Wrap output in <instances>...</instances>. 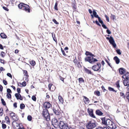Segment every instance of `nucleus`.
Instances as JSON below:
<instances>
[{
  "mask_svg": "<svg viewBox=\"0 0 129 129\" xmlns=\"http://www.w3.org/2000/svg\"><path fill=\"white\" fill-rule=\"evenodd\" d=\"M85 54L87 56H88L85 58V61H88L90 63L93 64L98 61L96 59L93 58V56H95L90 52L86 51Z\"/></svg>",
  "mask_w": 129,
  "mask_h": 129,
  "instance_id": "nucleus-1",
  "label": "nucleus"
},
{
  "mask_svg": "<svg viewBox=\"0 0 129 129\" xmlns=\"http://www.w3.org/2000/svg\"><path fill=\"white\" fill-rule=\"evenodd\" d=\"M19 9L24 10L26 12L28 13L30 12V7L29 5L23 3H21L18 5Z\"/></svg>",
  "mask_w": 129,
  "mask_h": 129,
  "instance_id": "nucleus-2",
  "label": "nucleus"
},
{
  "mask_svg": "<svg viewBox=\"0 0 129 129\" xmlns=\"http://www.w3.org/2000/svg\"><path fill=\"white\" fill-rule=\"evenodd\" d=\"M97 123L93 119L88 121L86 125L87 129H93L95 128L97 126Z\"/></svg>",
  "mask_w": 129,
  "mask_h": 129,
  "instance_id": "nucleus-3",
  "label": "nucleus"
},
{
  "mask_svg": "<svg viewBox=\"0 0 129 129\" xmlns=\"http://www.w3.org/2000/svg\"><path fill=\"white\" fill-rule=\"evenodd\" d=\"M42 115L43 117L47 121L50 120V117L48 110L47 109H43L42 111Z\"/></svg>",
  "mask_w": 129,
  "mask_h": 129,
  "instance_id": "nucleus-4",
  "label": "nucleus"
},
{
  "mask_svg": "<svg viewBox=\"0 0 129 129\" xmlns=\"http://www.w3.org/2000/svg\"><path fill=\"white\" fill-rule=\"evenodd\" d=\"M59 108L58 107L56 106L54 107L53 109V111L54 114L57 116V118L59 119L62 117V115L61 112L59 109Z\"/></svg>",
  "mask_w": 129,
  "mask_h": 129,
  "instance_id": "nucleus-5",
  "label": "nucleus"
},
{
  "mask_svg": "<svg viewBox=\"0 0 129 129\" xmlns=\"http://www.w3.org/2000/svg\"><path fill=\"white\" fill-rule=\"evenodd\" d=\"M12 125L13 128L15 129H25L22 123H18L16 121H13Z\"/></svg>",
  "mask_w": 129,
  "mask_h": 129,
  "instance_id": "nucleus-6",
  "label": "nucleus"
},
{
  "mask_svg": "<svg viewBox=\"0 0 129 129\" xmlns=\"http://www.w3.org/2000/svg\"><path fill=\"white\" fill-rule=\"evenodd\" d=\"M107 122L106 127L108 126L110 128L113 129H115L116 128V126L115 123L111 121L110 119H107Z\"/></svg>",
  "mask_w": 129,
  "mask_h": 129,
  "instance_id": "nucleus-7",
  "label": "nucleus"
},
{
  "mask_svg": "<svg viewBox=\"0 0 129 129\" xmlns=\"http://www.w3.org/2000/svg\"><path fill=\"white\" fill-rule=\"evenodd\" d=\"M59 126L61 129H69L68 125L67 123H65L64 122L60 121Z\"/></svg>",
  "mask_w": 129,
  "mask_h": 129,
  "instance_id": "nucleus-8",
  "label": "nucleus"
},
{
  "mask_svg": "<svg viewBox=\"0 0 129 129\" xmlns=\"http://www.w3.org/2000/svg\"><path fill=\"white\" fill-rule=\"evenodd\" d=\"M101 64L99 63H98L92 66L91 69L94 71H98L100 72L101 71V70L100 69L101 68Z\"/></svg>",
  "mask_w": 129,
  "mask_h": 129,
  "instance_id": "nucleus-9",
  "label": "nucleus"
},
{
  "mask_svg": "<svg viewBox=\"0 0 129 129\" xmlns=\"http://www.w3.org/2000/svg\"><path fill=\"white\" fill-rule=\"evenodd\" d=\"M106 39H107L109 40L110 43L112 45L114 48H116V45L115 43V41L113 37L111 36H110V38L107 37Z\"/></svg>",
  "mask_w": 129,
  "mask_h": 129,
  "instance_id": "nucleus-10",
  "label": "nucleus"
},
{
  "mask_svg": "<svg viewBox=\"0 0 129 129\" xmlns=\"http://www.w3.org/2000/svg\"><path fill=\"white\" fill-rule=\"evenodd\" d=\"M87 111L91 117L93 118H96L95 116L93 114V110L92 109L88 108L87 109Z\"/></svg>",
  "mask_w": 129,
  "mask_h": 129,
  "instance_id": "nucleus-11",
  "label": "nucleus"
},
{
  "mask_svg": "<svg viewBox=\"0 0 129 129\" xmlns=\"http://www.w3.org/2000/svg\"><path fill=\"white\" fill-rule=\"evenodd\" d=\"M43 106L45 108V109H48L52 107V104L48 102H46L43 104Z\"/></svg>",
  "mask_w": 129,
  "mask_h": 129,
  "instance_id": "nucleus-12",
  "label": "nucleus"
},
{
  "mask_svg": "<svg viewBox=\"0 0 129 129\" xmlns=\"http://www.w3.org/2000/svg\"><path fill=\"white\" fill-rule=\"evenodd\" d=\"M49 89L51 91H53L55 89L56 87L52 84L50 83L48 85Z\"/></svg>",
  "mask_w": 129,
  "mask_h": 129,
  "instance_id": "nucleus-13",
  "label": "nucleus"
},
{
  "mask_svg": "<svg viewBox=\"0 0 129 129\" xmlns=\"http://www.w3.org/2000/svg\"><path fill=\"white\" fill-rule=\"evenodd\" d=\"M10 115L12 117V119L14 121L17 120L18 118H17V116L15 115V113L13 112L10 113Z\"/></svg>",
  "mask_w": 129,
  "mask_h": 129,
  "instance_id": "nucleus-14",
  "label": "nucleus"
},
{
  "mask_svg": "<svg viewBox=\"0 0 129 129\" xmlns=\"http://www.w3.org/2000/svg\"><path fill=\"white\" fill-rule=\"evenodd\" d=\"M15 95L17 100H23V98L20 93H16Z\"/></svg>",
  "mask_w": 129,
  "mask_h": 129,
  "instance_id": "nucleus-15",
  "label": "nucleus"
},
{
  "mask_svg": "<svg viewBox=\"0 0 129 129\" xmlns=\"http://www.w3.org/2000/svg\"><path fill=\"white\" fill-rule=\"evenodd\" d=\"M52 124L54 126V127H55V126L54 125H58V121L57 119L56 118H54L53 120V121H52Z\"/></svg>",
  "mask_w": 129,
  "mask_h": 129,
  "instance_id": "nucleus-16",
  "label": "nucleus"
},
{
  "mask_svg": "<svg viewBox=\"0 0 129 129\" xmlns=\"http://www.w3.org/2000/svg\"><path fill=\"white\" fill-rule=\"evenodd\" d=\"M24 74L25 76V80L27 81L28 80V78L29 77V76L28 75L27 71L26 70H23Z\"/></svg>",
  "mask_w": 129,
  "mask_h": 129,
  "instance_id": "nucleus-17",
  "label": "nucleus"
},
{
  "mask_svg": "<svg viewBox=\"0 0 129 129\" xmlns=\"http://www.w3.org/2000/svg\"><path fill=\"white\" fill-rule=\"evenodd\" d=\"M102 121V123L106 127V124H107V119H106L105 117H104L101 118Z\"/></svg>",
  "mask_w": 129,
  "mask_h": 129,
  "instance_id": "nucleus-18",
  "label": "nucleus"
},
{
  "mask_svg": "<svg viewBox=\"0 0 129 129\" xmlns=\"http://www.w3.org/2000/svg\"><path fill=\"white\" fill-rule=\"evenodd\" d=\"M123 83L125 86H128L129 85V80L128 79H124L123 80Z\"/></svg>",
  "mask_w": 129,
  "mask_h": 129,
  "instance_id": "nucleus-19",
  "label": "nucleus"
},
{
  "mask_svg": "<svg viewBox=\"0 0 129 129\" xmlns=\"http://www.w3.org/2000/svg\"><path fill=\"white\" fill-rule=\"evenodd\" d=\"M119 72L121 74H123L125 73V70L123 68H120L119 69Z\"/></svg>",
  "mask_w": 129,
  "mask_h": 129,
  "instance_id": "nucleus-20",
  "label": "nucleus"
},
{
  "mask_svg": "<svg viewBox=\"0 0 129 129\" xmlns=\"http://www.w3.org/2000/svg\"><path fill=\"white\" fill-rule=\"evenodd\" d=\"M95 113L96 115L99 116H102L103 114V113L99 109L96 111Z\"/></svg>",
  "mask_w": 129,
  "mask_h": 129,
  "instance_id": "nucleus-21",
  "label": "nucleus"
},
{
  "mask_svg": "<svg viewBox=\"0 0 129 129\" xmlns=\"http://www.w3.org/2000/svg\"><path fill=\"white\" fill-rule=\"evenodd\" d=\"M58 99L59 101V103L62 104L63 102V99L61 95H59Z\"/></svg>",
  "mask_w": 129,
  "mask_h": 129,
  "instance_id": "nucleus-22",
  "label": "nucleus"
},
{
  "mask_svg": "<svg viewBox=\"0 0 129 129\" xmlns=\"http://www.w3.org/2000/svg\"><path fill=\"white\" fill-rule=\"evenodd\" d=\"M122 77L124 79H129V73L127 72L123 75Z\"/></svg>",
  "mask_w": 129,
  "mask_h": 129,
  "instance_id": "nucleus-23",
  "label": "nucleus"
},
{
  "mask_svg": "<svg viewBox=\"0 0 129 129\" xmlns=\"http://www.w3.org/2000/svg\"><path fill=\"white\" fill-rule=\"evenodd\" d=\"M83 97L84 98L83 100L85 103L86 104H88L89 102V99L84 96H83Z\"/></svg>",
  "mask_w": 129,
  "mask_h": 129,
  "instance_id": "nucleus-24",
  "label": "nucleus"
},
{
  "mask_svg": "<svg viewBox=\"0 0 129 129\" xmlns=\"http://www.w3.org/2000/svg\"><path fill=\"white\" fill-rule=\"evenodd\" d=\"M113 59L117 64H118L120 62V59L117 56H115L114 57Z\"/></svg>",
  "mask_w": 129,
  "mask_h": 129,
  "instance_id": "nucleus-25",
  "label": "nucleus"
},
{
  "mask_svg": "<svg viewBox=\"0 0 129 129\" xmlns=\"http://www.w3.org/2000/svg\"><path fill=\"white\" fill-rule=\"evenodd\" d=\"M84 69L85 72L87 73L88 74H92V73L90 70H88V69H87L86 68H85Z\"/></svg>",
  "mask_w": 129,
  "mask_h": 129,
  "instance_id": "nucleus-26",
  "label": "nucleus"
},
{
  "mask_svg": "<svg viewBox=\"0 0 129 129\" xmlns=\"http://www.w3.org/2000/svg\"><path fill=\"white\" fill-rule=\"evenodd\" d=\"M0 36L3 39H6L7 38L6 35L4 33H1L0 34Z\"/></svg>",
  "mask_w": 129,
  "mask_h": 129,
  "instance_id": "nucleus-27",
  "label": "nucleus"
},
{
  "mask_svg": "<svg viewBox=\"0 0 129 129\" xmlns=\"http://www.w3.org/2000/svg\"><path fill=\"white\" fill-rule=\"evenodd\" d=\"M119 81H120L118 80L115 83L116 87H117L118 89L119 90V88L120 87L119 83Z\"/></svg>",
  "mask_w": 129,
  "mask_h": 129,
  "instance_id": "nucleus-28",
  "label": "nucleus"
},
{
  "mask_svg": "<svg viewBox=\"0 0 129 129\" xmlns=\"http://www.w3.org/2000/svg\"><path fill=\"white\" fill-rule=\"evenodd\" d=\"M108 89L109 90L111 91H113L116 93L117 92V90H114V89L110 87H108Z\"/></svg>",
  "mask_w": 129,
  "mask_h": 129,
  "instance_id": "nucleus-29",
  "label": "nucleus"
},
{
  "mask_svg": "<svg viewBox=\"0 0 129 129\" xmlns=\"http://www.w3.org/2000/svg\"><path fill=\"white\" fill-rule=\"evenodd\" d=\"M94 94L98 96H99L100 95V93L98 90H96L94 91Z\"/></svg>",
  "mask_w": 129,
  "mask_h": 129,
  "instance_id": "nucleus-30",
  "label": "nucleus"
},
{
  "mask_svg": "<svg viewBox=\"0 0 129 129\" xmlns=\"http://www.w3.org/2000/svg\"><path fill=\"white\" fill-rule=\"evenodd\" d=\"M29 63L33 66H34L36 64V63L35 61L34 60H31L29 62Z\"/></svg>",
  "mask_w": 129,
  "mask_h": 129,
  "instance_id": "nucleus-31",
  "label": "nucleus"
},
{
  "mask_svg": "<svg viewBox=\"0 0 129 129\" xmlns=\"http://www.w3.org/2000/svg\"><path fill=\"white\" fill-rule=\"evenodd\" d=\"M95 129H109L107 127H106V126H104L103 127L100 126H98Z\"/></svg>",
  "mask_w": 129,
  "mask_h": 129,
  "instance_id": "nucleus-32",
  "label": "nucleus"
},
{
  "mask_svg": "<svg viewBox=\"0 0 129 129\" xmlns=\"http://www.w3.org/2000/svg\"><path fill=\"white\" fill-rule=\"evenodd\" d=\"M5 120L6 121V123L9 124L10 123V119L8 116H6L5 117Z\"/></svg>",
  "mask_w": 129,
  "mask_h": 129,
  "instance_id": "nucleus-33",
  "label": "nucleus"
},
{
  "mask_svg": "<svg viewBox=\"0 0 129 129\" xmlns=\"http://www.w3.org/2000/svg\"><path fill=\"white\" fill-rule=\"evenodd\" d=\"M52 36L53 38V39L56 42V43H57V40L56 39V38L55 37V34H53V33H52Z\"/></svg>",
  "mask_w": 129,
  "mask_h": 129,
  "instance_id": "nucleus-34",
  "label": "nucleus"
},
{
  "mask_svg": "<svg viewBox=\"0 0 129 129\" xmlns=\"http://www.w3.org/2000/svg\"><path fill=\"white\" fill-rule=\"evenodd\" d=\"M72 6L73 8L74 9V11H75L77 9L76 4L75 2V3L72 4Z\"/></svg>",
  "mask_w": 129,
  "mask_h": 129,
  "instance_id": "nucleus-35",
  "label": "nucleus"
},
{
  "mask_svg": "<svg viewBox=\"0 0 129 129\" xmlns=\"http://www.w3.org/2000/svg\"><path fill=\"white\" fill-rule=\"evenodd\" d=\"M79 82L80 83H84V81L82 78H80L78 79Z\"/></svg>",
  "mask_w": 129,
  "mask_h": 129,
  "instance_id": "nucleus-36",
  "label": "nucleus"
},
{
  "mask_svg": "<svg viewBox=\"0 0 129 129\" xmlns=\"http://www.w3.org/2000/svg\"><path fill=\"white\" fill-rule=\"evenodd\" d=\"M3 114V108H0V116H2Z\"/></svg>",
  "mask_w": 129,
  "mask_h": 129,
  "instance_id": "nucleus-37",
  "label": "nucleus"
},
{
  "mask_svg": "<svg viewBox=\"0 0 129 129\" xmlns=\"http://www.w3.org/2000/svg\"><path fill=\"white\" fill-rule=\"evenodd\" d=\"M120 96L122 97V98L125 99L126 98L125 95L124 94V93L122 92H120Z\"/></svg>",
  "mask_w": 129,
  "mask_h": 129,
  "instance_id": "nucleus-38",
  "label": "nucleus"
},
{
  "mask_svg": "<svg viewBox=\"0 0 129 129\" xmlns=\"http://www.w3.org/2000/svg\"><path fill=\"white\" fill-rule=\"evenodd\" d=\"M116 18V17L115 15H113L112 14H111L110 18L111 19H112L113 20H114Z\"/></svg>",
  "mask_w": 129,
  "mask_h": 129,
  "instance_id": "nucleus-39",
  "label": "nucleus"
},
{
  "mask_svg": "<svg viewBox=\"0 0 129 129\" xmlns=\"http://www.w3.org/2000/svg\"><path fill=\"white\" fill-rule=\"evenodd\" d=\"M20 108L21 109H23L25 107V105L23 104H21L20 105Z\"/></svg>",
  "mask_w": 129,
  "mask_h": 129,
  "instance_id": "nucleus-40",
  "label": "nucleus"
},
{
  "mask_svg": "<svg viewBox=\"0 0 129 129\" xmlns=\"http://www.w3.org/2000/svg\"><path fill=\"white\" fill-rule=\"evenodd\" d=\"M75 65L78 68H80L82 67V66L80 63V62H78V63L75 64Z\"/></svg>",
  "mask_w": 129,
  "mask_h": 129,
  "instance_id": "nucleus-41",
  "label": "nucleus"
},
{
  "mask_svg": "<svg viewBox=\"0 0 129 129\" xmlns=\"http://www.w3.org/2000/svg\"><path fill=\"white\" fill-rule=\"evenodd\" d=\"M126 97L128 100V102H129V92H126Z\"/></svg>",
  "mask_w": 129,
  "mask_h": 129,
  "instance_id": "nucleus-42",
  "label": "nucleus"
},
{
  "mask_svg": "<svg viewBox=\"0 0 129 129\" xmlns=\"http://www.w3.org/2000/svg\"><path fill=\"white\" fill-rule=\"evenodd\" d=\"M57 5L58 3H57L56 2L55 3L54 7V9L56 11H58V7H57Z\"/></svg>",
  "mask_w": 129,
  "mask_h": 129,
  "instance_id": "nucleus-43",
  "label": "nucleus"
},
{
  "mask_svg": "<svg viewBox=\"0 0 129 129\" xmlns=\"http://www.w3.org/2000/svg\"><path fill=\"white\" fill-rule=\"evenodd\" d=\"M32 117L31 116L29 115L28 116L27 119L29 121H31L32 120Z\"/></svg>",
  "mask_w": 129,
  "mask_h": 129,
  "instance_id": "nucleus-44",
  "label": "nucleus"
},
{
  "mask_svg": "<svg viewBox=\"0 0 129 129\" xmlns=\"http://www.w3.org/2000/svg\"><path fill=\"white\" fill-rule=\"evenodd\" d=\"M73 62L75 63V64L78 63V62H80L78 61L77 60V59L76 57H75V59H74Z\"/></svg>",
  "mask_w": 129,
  "mask_h": 129,
  "instance_id": "nucleus-45",
  "label": "nucleus"
},
{
  "mask_svg": "<svg viewBox=\"0 0 129 129\" xmlns=\"http://www.w3.org/2000/svg\"><path fill=\"white\" fill-rule=\"evenodd\" d=\"M1 101L2 103V104L4 105V106L6 105V102L2 98L1 99Z\"/></svg>",
  "mask_w": 129,
  "mask_h": 129,
  "instance_id": "nucleus-46",
  "label": "nucleus"
},
{
  "mask_svg": "<svg viewBox=\"0 0 129 129\" xmlns=\"http://www.w3.org/2000/svg\"><path fill=\"white\" fill-rule=\"evenodd\" d=\"M7 96L8 98L11 99V95L10 93H7Z\"/></svg>",
  "mask_w": 129,
  "mask_h": 129,
  "instance_id": "nucleus-47",
  "label": "nucleus"
},
{
  "mask_svg": "<svg viewBox=\"0 0 129 129\" xmlns=\"http://www.w3.org/2000/svg\"><path fill=\"white\" fill-rule=\"evenodd\" d=\"M1 56L2 57H4L5 55V53L3 51H2L1 52Z\"/></svg>",
  "mask_w": 129,
  "mask_h": 129,
  "instance_id": "nucleus-48",
  "label": "nucleus"
},
{
  "mask_svg": "<svg viewBox=\"0 0 129 129\" xmlns=\"http://www.w3.org/2000/svg\"><path fill=\"white\" fill-rule=\"evenodd\" d=\"M105 17L106 18V20L108 22L109 21V18L108 16L106 15H105Z\"/></svg>",
  "mask_w": 129,
  "mask_h": 129,
  "instance_id": "nucleus-49",
  "label": "nucleus"
},
{
  "mask_svg": "<svg viewBox=\"0 0 129 129\" xmlns=\"http://www.w3.org/2000/svg\"><path fill=\"white\" fill-rule=\"evenodd\" d=\"M59 78L62 81L63 83H64V79L65 78H63L61 76H59Z\"/></svg>",
  "mask_w": 129,
  "mask_h": 129,
  "instance_id": "nucleus-50",
  "label": "nucleus"
},
{
  "mask_svg": "<svg viewBox=\"0 0 129 129\" xmlns=\"http://www.w3.org/2000/svg\"><path fill=\"white\" fill-rule=\"evenodd\" d=\"M32 100L34 101H36V97L34 95H33L31 97Z\"/></svg>",
  "mask_w": 129,
  "mask_h": 129,
  "instance_id": "nucleus-51",
  "label": "nucleus"
},
{
  "mask_svg": "<svg viewBox=\"0 0 129 129\" xmlns=\"http://www.w3.org/2000/svg\"><path fill=\"white\" fill-rule=\"evenodd\" d=\"M116 52L119 55H120L121 54V52H120V50L119 49H118L116 50Z\"/></svg>",
  "mask_w": 129,
  "mask_h": 129,
  "instance_id": "nucleus-52",
  "label": "nucleus"
},
{
  "mask_svg": "<svg viewBox=\"0 0 129 129\" xmlns=\"http://www.w3.org/2000/svg\"><path fill=\"white\" fill-rule=\"evenodd\" d=\"M2 128L3 129H5L6 128L7 126L6 124L4 123H3L2 124Z\"/></svg>",
  "mask_w": 129,
  "mask_h": 129,
  "instance_id": "nucleus-53",
  "label": "nucleus"
},
{
  "mask_svg": "<svg viewBox=\"0 0 129 129\" xmlns=\"http://www.w3.org/2000/svg\"><path fill=\"white\" fill-rule=\"evenodd\" d=\"M54 22V23L56 24H59V23L55 19H53L52 20Z\"/></svg>",
  "mask_w": 129,
  "mask_h": 129,
  "instance_id": "nucleus-54",
  "label": "nucleus"
},
{
  "mask_svg": "<svg viewBox=\"0 0 129 129\" xmlns=\"http://www.w3.org/2000/svg\"><path fill=\"white\" fill-rule=\"evenodd\" d=\"M3 8L4 9L7 11H8L9 10V9L6 7L3 6Z\"/></svg>",
  "mask_w": 129,
  "mask_h": 129,
  "instance_id": "nucleus-55",
  "label": "nucleus"
},
{
  "mask_svg": "<svg viewBox=\"0 0 129 129\" xmlns=\"http://www.w3.org/2000/svg\"><path fill=\"white\" fill-rule=\"evenodd\" d=\"M61 51L63 55L64 56L66 55V53H65L64 51L62 49V48H61Z\"/></svg>",
  "mask_w": 129,
  "mask_h": 129,
  "instance_id": "nucleus-56",
  "label": "nucleus"
},
{
  "mask_svg": "<svg viewBox=\"0 0 129 129\" xmlns=\"http://www.w3.org/2000/svg\"><path fill=\"white\" fill-rule=\"evenodd\" d=\"M7 92L8 93H12V92L10 89L8 88L7 89Z\"/></svg>",
  "mask_w": 129,
  "mask_h": 129,
  "instance_id": "nucleus-57",
  "label": "nucleus"
},
{
  "mask_svg": "<svg viewBox=\"0 0 129 129\" xmlns=\"http://www.w3.org/2000/svg\"><path fill=\"white\" fill-rule=\"evenodd\" d=\"M7 75L8 76L11 78H12V76L11 74L9 73H8L7 74Z\"/></svg>",
  "mask_w": 129,
  "mask_h": 129,
  "instance_id": "nucleus-58",
  "label": "nucleus"
},
{
  "mask_svg": "<svg viewBox=\"0 0 129 129\" xmlns=\"http://www.w3.org/2000/svg\"><path fill=\"white\" fill-rule=\"evenodd\" d=\"M102 25L104 28L105 29H107L108 28L104 24H102Z\"/></svg>",
  "mask_w": 129,
  "mask_h": 129,
  "instance_id": "nucleus-59",
  "label": "nucleus"
},
{
  "mask_svg": "<svg viewBox=\"0 0 129 129\" xmlns=\"http://www.w3.org/2000/svg\"><path fill=\"white\" fill-rule=\"evenodd\" d=\"M3 83L5 85H6L7 84V81L5 80H4L3 81Z\"/></svg>",
  "mask_w": 129,
  "mask_h": 129,
  "instance_id": "nucleus-60",
  "label": "nucleus"
},
{
  "mask_svg": "<svg viewBox=\"0 0 129 129\" xmlns=\"http://www.w3.org/2000/svg\"><path fill=\"white\" fill-rule=\"evenodd\" d=\"M22 86H25L26 85V83L24 81L22 83Z\"/></svg>",
  "mask_w": 129,
  "mask_h": 129,
  "instance_id": "nucleus-61",
  "label": "nucleus"
},
{
  "mask_svg": "<svg viewBox=\"0 0 129 129\" xmlns=\"http://www.w3.org/2000/svg\"><path fill=\"white\" fill-rule=\"evenodd\" d=\"M105 61H106L107 63L108 64V65L110 66V67H111V66L110 65V63L109 62V61H108V60L107 59H105Z\"/></svg>",
  "mask_w": 129,
  "mask_h": 129,
  "instance_id": "nucleus-62",
  "label": "nucleus"
},
{
  "mask_svg": "<svg viewBox=\"0 0 129 129\" xmlns=\"http://www.w3.org/2000/svg\"><path fill=\"white\" fill-rule=\"evenodd\" d=\"M17 91L18 92V93H20L21 92L20 89L19 88H18L17 89Z\"/></svg>",
  "mask_w": 129,
  "mask_h": 129,
  "instance_id": "nucleus-63",
  "label": "nucleus"
},
{
  "mask_svg": "<svg viewBox=\"0 0 129 129\" xmlns=\"http://www.w3.org/2000/svg\"><path fill=\"white\" fill-rule=\"evenodd\" d=\"M95 22L99 26H101V25L100 24L98 21L97 20H96L95 21Z\"/></svg>",
  "mask_w": 129,
  "mask_h": 129,
  "instance_id": "nucleus-64",
  "label": "nucleus"
}]
</instances>
